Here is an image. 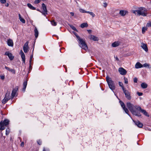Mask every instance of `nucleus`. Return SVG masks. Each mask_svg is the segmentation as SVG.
<instances>
[{"label": "nucleus", "instance_id": "obj_24", "mask_svg": "<svg viewBox=\"0 0 151 151\" xmlns=\"http://www.w3.org/2000/svg\"><path fill=\"white\" fill-rule=\"evenodd\" d=\"M34 32L35 37L36 38H37L38 37L39 33L36 27H35V29H34Z\"/></svg>", "mask_w": 151, "mask_h": 151}, {"label": "nucleus", "instance_id": "obj_19", "mask_svg": "<svg viewBox=\"0 0 151 151\" xmlns=\"http://www.w3.org/2000/svg\"><path fill=\"white\" fill-rule=\"evenodd\" d=\"M7 44L9 46L13 47L14 43L12 40L10 39H8L7 40Z\"/></svg>", "mask_w": 151, "mask_h": 151}, {"label": "nucleus", "instance_id": "obj_33", "mask_svg": "<svg viewBox=\"0 0 151 151\" xmlns=\"http://www.w3.org/2000/svg\"><path fill=\"white\" fill-rule=\"evenodd\" d=\"M69 26L72 29L75 31H76V32H78L77 30L76 29V28L74 26L71 25H70Z\"/></svg>", "mask_w": 151, "mask_h": 151}, {"label": "nucleus", "instance_id": "obj_4", "mask_svg": "<svg viewBox=\"0 0 151 151\" xmlns=\"http://www.w3.org/2000/svg\"><path fill=\"white\" fill-rule=\"evenodd\" d=\"M106 80L110 88L112 90H114L115 88L114 84L111 78L109 76H106Z\"/></svg>", "mask_w": 151, "mask_h": 151}, {"label": "nucleus", "instance_id": "obj_22", "mask_svg": "<svg viewBox=\"0 0 151 151\" xmlns=\"http://www.w3.org/2000/svg\"><path fill=\"white\" fill-rule=\"evenodd\" d=\"M127 12V11L121 10L119 12V14L122 16H124L126 15Z\"/></svg>", "mask_w": 151, "mask_h": 151}, {"label": "nucleus", "instance_id": "obj_50", "mask_svg": "<svg viewBox=\"0 0 151 151\" xmlns=\"http://www.w3.org/2000/svg\"><path fill=\"white\" fill-rule=\"evenodd\" d=\"M43 151H49L48 150L46 149L45 148H44Z\"/></svg>", "mask_w": 151, "mask_h": 151}, {"label": "nucleus", "instance_id": "obj_47", "mask_svg": "<svg viewBox=\"0 0 151 151\" xmlns=\"http://www.w3.org/2000/svg\"><path fill=\"white\" fill-rule=\"evenodd\" d=\"M137 79L136 78H134V82H135V83H137Z\"/></svg>", "mask_w": 151, "mask_h": 151}, {"label": "nucleus", "instance_id": "obj_46", "mask_svg": "<svg viewBox=\"0 0 151 151\" xmlns=\"http://www.w3.org/2000/svg\"><path fill=\"white\" fill-rule=\"evenodd\" d=\"M2 80H4V76H0Z\"/></svg>", "mask_w": 151, "mask_h": 151}, {"label": "nucleus", "instance_id": "obj_54", "mask_svg": "<svg viewBox=\"0 0 151 151\" xmlns=\"http://www.w3.org/2000/svg\"><path fill=\"white\" fill-rule=\"evenodd\" d=\"M5 6L6 7L8 6H9V4L8 3L6 4Z\"/></svg>", "mask_w": 151, "mask_h": 151}, {"label": "nucleus", "instance_id": "obj_49", "mask_svg": "<svg viewBox=\"0 0 151 151\" xmlns=\"http://www.w3.org/2000/svg\"><path fill=\"white\" fill-rule=\"evenodd\" d=\"M87 31L89 33V34H90L91 32H92V31L91 30H90V29H89V30H87Z\"/></svg>", "mask_w": 151, "mask_h": 151}, {"label": "nucleus", "instance_id": "obj_27", "mask_svg": "<svg viewBox=\"0 0 151 151\" xmlns=\"http://www.w3.org/2000/svg\"><path fill=\"white\" fill-rule=\"evenodd\" d=\"M88 26V24L87 23H82L80 26V27L82 28H83L85 27H87Z\"/></svg>", "mask_w": 151, "mask_h": 151}, {"label": "nucleus", "instance_id": "obj_21", "mask_svg": "<svg viewBox=\"0 0 151 151\" xmlns=\"http://www.w3.org/2000/svg\"><path fill=\"white\" fill-rule=\"evenodd\" d=\"M142 67V65L139 62L137 63L135 65V68H140Z\"/></svg>", "mask_w": 151, "mask_h": 151}, {"label": "nucleus", "instance_id": "obj_42", "mask_svg": "<svg viewBox=\"0 0 151 151\" xmlns=\"http://www.w3.org/2000/svg\"><path fill=\"white\" fill-rule=\"evenodd\" d=\"M37 143L39 145H41L42 144V141L40 140H39L37 141Z\"/></svg>", "mask_w": 151, "mask_h": 151}, {"label": "nucleus", "instance_id": "obj_20", "mask_svg": "<svg viewBox=\"0 0 151 151\" xmlns=\"http://www.w3.org/2000/svg\"><path fill=\"white\" fill-rule=\"evenodd\" d=\"M23 88H22V91L24 92L25 90V89H26V88L27 86V80L24 81L23 83Z\"/></svg>", "mask_w": 151, "mask_h": 151}, {"label": "nucleus", "instance_id": "obj_11", "mask_svg": "<svg viewBox=\"0 0 151 151\" xmlns=\"http://www.w3.org/2000/svg\"><path fill=\"white\" fill-rule=\"evenodd\" d=\"M42 8L43 10L42 13L45 16L47 14V9L46 6L44 3L42 4Z\"/></svg>", "mask_w": 151, "mask_h": 151}, {"label": "nucleus", "instance_id": "obj_34", "mask_svg": "<svg viewBox=\"0 0 151 151\" xmlns=\"http://www.w3.org/2000/svg\"><path fill=\"white\" fill-rule=\"evenodd\" d=\"M122 108L123 109L124 111L128 115H129L128 114L129 111L127 109V108L125 107H123Z\"/></svg>", "mask_w": 151, "mask_h": 151}, {"label": "nucleus", "instance_id": "obj_44", "mask_svg": "<svg viewBox=\"0 0 151 151\" xmlns=\"http://www.w3.org/2000/svg\"><path fill=\"white\" fill-rule=\"evenodd\" d=\"M2 4H4L6 2V0H0Z\"/></svg>", "mask_w": 151, "mask_h": 151}, {"label": "nucleus", "instance_id": "obj_6", "mask_svg": "<svg viewBox=\"0 0 151 151\" xmlns=\"http://www.w3.org/2000/svg\"><path fill=\"white\" fill-rule=\"evenodd\" d=\"M11 99H12V96H10V92L8 91L6 94L4 99L2 101V103L3 104H5Z\"/></svg>", "mask_w": 151, "mask_h": 151}, {"label": "nucleus", "instance_id": "obj_55", "mask_svg": "<svg viewBox=\"0 0 151 151\" xmlns=\"http://www.w3.org/2000/svg\"><path fill=\"white\" fill-rule=\"evenodd\" d=\"M75 35L76 36V37L77 36H78L76 34H75Z\"/></svg>", "mask_w": 151, "mask_h": 151}, {"label": "nucleus", "instance_id": "obj_26", "mask_svg": "<svg viewBox=\"0 0 151 151\" xmlns=\"http://www.w3.org/2000/svg\"><path fill=\"white\" fill-rule=\"evenodd\" d=\"M19 19L20 21L23 23H25V20L23 19L22 18L20 14H19Z\"/></svg>", "mask_w": 151, "mask_h": 151}, {"label": "nucleus", "instance_id": "obj_5", "mask_svg": "<svg viewBox=\"0 0 151 151\" xmlns=\"http://www.w3.org/2000/svg\"><path fill=\"white\" fill-rule=\"evenodd\" d=\"M9 121L7 119H5L4 121H1L0 122V130H3L5 129V126H7L9 123Z\"/></svg>", "mask_w": 151, "mask_h": 151}, {"label": "nucleus", "instance_id": "obj_30", "mask_svg": "<svg viewBox=\"0 0 151 151\" xmlns=\"http://www.w3.org/2000/svg\"><path fill=\"white\" fill-rule=\"evenodd\" d=\"M148 27H147V25L145 27H143L142 28V32L143 34H144L145 32L147 30Z\"/></svg>", "mask_w": 151, "mask_h": 151}, {"label": "nucleus", "instance_id": "obj_32", "mask_svg": "<svg viewBox=\"0 0 151 151\" xmlns=\"http://www.w3.org/2000/svg\"><path fill=\"white\" fill-rule=\"evenodd\" d=\"M119 86H120L122 88V89L123 90L125 89L123 86V84L122 82H119Z\"/></svg>", "mask_w": 151, "mask_h": 151}, {"label": "nucleus", "instance_id": "obj_36", "mask_svg": "<svg viewBox=\"0 0 151 151\" xmlns=\"http://www.w3.org/2000/svg\"><path fill=\"white\" fill-rule=\"evenodd\" d=\"M6 135H8L9 134L10 131L9 129L7 128L6 129Z\"/></svg>", "mask_w": 151, "mask_h": 151}, {"label": "nucleus", "instance_id": "obj_16", "mask_svg": "<svg viewBox=\"0 0 151 151\" xmlns=\"http://www.w3.org/2000/svg\"><path fill=\"white\" fill-rule=\"evenodd\" d=\"M89 38L94 41H98L99 40L98 38L94 35H91L89 36Z\"/></svg>", "mask_w": 151, "mask_h": 151}, {"label": "nucleus", "instance_id": "obj_29", "mask_svg": "<svg viewBox=\"0 0 151 151\" xmlns=\"http://www.w3.org/2000/svg\"><path fill=\"white\" fill-rule=\"evenodd\" d=\"M143 66L144 67L147 68L149 69H150L151 68V66L150 65V64L147 63L144 64L142 65V66Z\"/></svg>", "mask_w": 151, "mask_h": 151}, {"label": "nucleus", "instance_id": "obj_43", "mask_svg": "<svg viewBox=\"0 0 151 151\" xmlns=\"http://www.w3.org/2000/svg\"><path fill=\"white\" fill-rule=\"evenodd\" d=\"M137 94L139 96H141L143 94V93H142L139 92H137Z\"/></svg>", "mask_w": 151, "mask_h": 151}, {"label": "nucleus", "instance_id": "obj_48", "mask_svg": "<svg viewBox=\"0 0 151 151\" xmlns=\"http://www.w3.org/2000/svg\"><path fill=\"white\" fill-rule=\"evenodd\" d=\"M24 142H21L20 146L21 147H23L24 146Z\"/></svg>", "mask_w": 151, "mask_h": 151}, {"label": "nucleus", "instance_id": "obj_52", "mask_svg": "<svg viewBox=\"0 0 151 151\" xmlns=\"http://www.w3.org/2000/svg\"><path fill=\"white\" fill-rule=\"evenodd\" d=\"M91 12H90L89 11H86V13H88L89 14H90Z\"/></svg>", "mask_w": 151, "mask_h": 151}, {"label": "nucleus", "instance_id": "obj_25", "mask_svg": "<svg viewBox=\"0 0 151 151\" xmlns=\"http://www.w3.org/2000/svg\"><path fill=\"white\" fill-rule=\"evenodd\" d=\"M147 84L145 83H143L141 84V86L143 88H146L147 87Z\"/></svg>", "mask_w": 151, "mask_h": 151}, {"label": "nucleus", "instance_id": "obj_53", "mask_svg": "<svg viewBox=\"0 0 151 151\" xmlns=\"http://www.w3.org/2000/svg\"><path fill=\"white\" fill-rule=\"evenodd\" d=\"M116 58V60H117V61H118L119 60V59H118V58H117V57H116V58Z\"/></svg>", "mask_w": 151, "mask_h": 151}, {"label": "nucleus", "instance_id": "obj_38", "mask_svg": "<svg viewBox=\"0 0 151 151\" xmlns=\"http://www.w3.org/2000/svg\"><path fill=\"white\" fill-rule=\"evenodd\" d=\"M120 103L121 106L122 108L125 107V104L123 102L121 101H120Z\"/></svg>", "mask_w": 151, "mask_h": 151}, {"label": "nucleus", "instance_id": "obj_9", "mask_svg": "<svg viewBox=\"0 0 151 151\" xmlns=\"http://www.w3.org/2000/svg\"><path fill=\"white\" fill-rule=\"evenodd\" d=\"M29 42L27 41L24 44L23 47V50L25 53L29 51Z\"/></svg>", "mask_w": 151, "mask_h": 151}, {"label": "nucleus", "instance_id": "obj_1", "mask_svg": "<svg viewBox=\"0 0 151 151\" xmlns=\"http://www.w3.org/2000/svg\"><path fill=\"white\" fill-rule=\"evenodd\" d=\"M127 106L132 113L135 115L140 117L141 116V115L140 113H138L136 111L134 110V109L135 108V106L133 104L130 102H127Z\"/></svg>", "mask_w": 151, "mask_h": 151}, {"label": "nucleus", "instance_id": "obj_12", "mask_svg": "<svg viewBox=\"0 0 151 151\" xmlns=\"http://www.w3.org/2000/svg\"><path fill=\"white\" fill-rule=\"evenodd\" d=\"M18 90V87L16 86L14 89H13L12 93V99L15 96L16 93Z\"/></svg>", "mask_w": 151, "mask_h": 151}, {"label": "nucleus", "instance_id": "obj_39", "mask_svg": "<svg viewBox=\"0 0 151 151\" xmlns=\"http://www.w3.org/2000/svg\"><path fill=\"white\" fill-rule=\"evenodd\" d=\"M79 11L82 13H86V11L81 9H79Z\"/></svg>", "mask_w": 151, "mask_h": 151}, {"label": "nucleus", "instance_id": "obj_10", "mask_svg": "<svg viewBox=\"0 0 151 151\" xmlns=\"http://www.w3.org/2000/svg\"><path fill=\"white\" fill-rule=\"evenodd\" d=\"M118 71L119 73L122 75H125L127 73L126 70L122 67L119 68Z\"/></svg>", "mask_w": 151, "mask_h": 151}, {"label": "nucleus", "instance_id": "obj_13", "mask_svg": "<svg viewBox=\"0 0 151 151\" xmlns=\"http://www.w3.org/2000/svg\"><path fill=\"white\" fill-rule=\"evenodd\" d=\"M133 122L135 123V125H136L139 128H142L143 127V125L142 123L140 122L139 121H134L133 120Z\"/></svg>", "mask_w": 151, "mask_h": 151}, {"label": "nucleus", "instance_id": "obj_3", "mask_svg": "<svg viewBox=\"0 0 151 151\" xmlns=\"http://www.w3.org/2000/svg\"><path fill=\"white\" fill-rule=\"evenodd\" d=\"M76 37L79 42L80 46L82 49L86 51L88 49V47L85 40L81 38L78 36H77Z\"/></svg>", "mask_w": 151, "mask_h": 151}, {"label": "nucleus", "instance_id": "obj_17", "mask_svg": "<svg viewBox=\"0 0 151 151\" xmlns=\"http://www.w3.org/2000/svg\"><path fill=\"white\" fill-rule=\"evenodd\" d=\"M20 54L21 55V57L22 58V60L23 61V62L24 63H25V55L23 52L22 51V50H21L20 51Z\"/></svg>", "mask_w": 151, "mask_h": 151}, {"label": "nucleus", "instance_id": "obj_23", "mask_svg": "<svg viewBox=\"0 0 151 151\" xmlns=\"http://www.w3.org/2000/svg\"><path fill=\"white\" fill-rule=\"evenodd\" d=\"M5 68H6L7 70L11 72L12 73L15 74V70L14 69H10L9 68L5 66Z\"/></svg>", "mask_w": 151, "mask_h": 151}, {"label": "nucleus", "instance_id": "obj_37", "mask_svg": "<svg viewBox=\"0 0 151 151\" xmlns=\"http://www.w3.org/2000/svg\"><path fill=\"white\" fill-rule=\"evenodd\" d=\"M124 83L125 84H127L128 83V79L127 78L124 77Z\"/></svg>", "mask_w": 151, "mask_h": 151}, {"label": "nucleus", "instance_id": "obj_51", "mask_svg": "<svg viewBox=\"0 0 151 151\" xmlns=\"http://www.w3.org/2000/svg\"><path fill=\"white\" fill-rule=\"evenodd\" d=\"M70 14H71V15L72 16H74V13L73 12H71L70 13Z\"/></svg>", "mask_w": 151, "mask_h": 151}, {"label": "nucleus", "instance_id": "obj_8", "mask_svg": "<svg viewBox=\"0 0 151 151\" xmlns=\"http://www.w3.org/2000/svg\"><path fill=\"white\" fill-rule=\"evenodd\" d=\"M123 91L126 98L128 100H130L131 99V97L129 91L126 89H124Z\"/></svg>", "mask_w": 151, "mask_h": 151}, {"label": "nucleus", "instance_id": "obj_45", "mask_svg": "<svg viewBox=\"0 0 151 151\" xmlns=\"http://www.w3.org/2000/svg\"><path fill=\"white\" fill-rule=\"evenodd\" d=\"M103 4H104L103 6L104 7H106L107 5V4L106 2L104 3Z\"/></svg>", "mask_w": 151, "mask_h": 151}, {"label": "nucleus", "instance_id": "obj_28", "mask_svg": "<svg viewBox=\"0 0 151 151\" xmlns=\"http://www.w3.org/2000/svg\"><path fill=\"white\" fill-rule=\"evenodd\" d=\"M27 6H28L32 10H35L36 9V8L33 6L31 4H30L28 3L27 4Z\"/></svg>", "mask_w": 151, "mask_h": 151}, {"label": "nucleus", "instance_id": "obj_15", "mask_svg": "<svg viewBox=\"0 0 151 151\" xmlns=\"http://www.w3.org/2000/svg\"><path fill=\"white\" fill-rule=\"evenodd\" d=\"M5 55H7L11 60H12L14 58V57L13 56L12 54L10 53L9 52H6L5 53Z\"/></svg>", "mask_w": 151, "mask_h": 151}, {"label": "nucleus", "instance_id": "obj_40", "mask_svg": "<svg viewBox=\"0 0 151 151\" xmlns=\"http://www.w3.org/2000/svg\"><path fill=\"white\" fill-rule=\"evenodd\" d=\"M90 14L92 17H94L95 16V15L94 14L93 12H91Z\"/></svg>", "mask_w": 151, "mask_h": 151}, {"label": "nucleus", "instance_id": "obj_14", "mask_svg": "<svg viewBox=\"0 0 151 151\" xmlns=\"http://www.w3.org/2000/svg\"><path fill=\"white\" fill-rule=\"evenodd\" d=\"M141 47L146 52H147L148 51V49L147 47V45L146 44H144L143 43H141Z\"/></svg>", "mask_w": 151, "mask_h": 151}, {"label": "nucleus", "instance_id": "obj_18", "mask_svg": "<svg viewBox=\"0 0 151 151\" xmlns=\"http://www.w3.org/2000/svg\"><path fill=\"white\" fill-rule=\"evenodd\" d=\"M120 42L119 41H116L112 44L111 46L113 47H116L119 46L120 45Z\"/></svg>", "mask_w": 151, "mask_h": 151}, {"label": "nucleus", "instance_id": "obj_7", "mask_svg": "<svg viewBox=\"0 0 151 151\" xmlns=\"http://www.w3.org/2000/svg\"><path fill=\"white\" fill-rule=\"evenodd\" d=\"M135 109L138 111H139L140 112L142 113L144 115L146 116L149 117V115L147 112L145 110L142 109L141 107L138 106H135Z\"/></svg>", "mask_w": 151, "mask_h": 151}, {"label": "nucleus", "instance_id": "obj_41", "mask_svg": "<svg viewBox=\"0 0 151 151\" xmlns=\"http://www.w3.org/2000/svg\"><path fill=\"white\" fill-rule=\"evenodd\" d=\"M33 55H32L30 56V58L29 63H30V64H31V61H32V58H33Z\"/></svg>", "mask_w": 151, "mask_h": 151}, {"label": "nucleus", "instance_id": "obj_2", "mask_svg": "<svg viewBox=\"0 0 151 151\" xmlns=\"http://www.w3.org/2000/svg\"><path fill=\"white\" fill-rule=\"evenodd\" d=\"M133 13L138 16L142 15L143 16H146L147 15L146 9L143 7H140L138 9L133 10Z\"/></svg>", "mask_w": 151, "mask_h": 151}, {"label": "nucleus", "instance_id": "obj_31", "mask_svg": "<svg viewBox=\"0 0 151 151\" xmlns=\"http://www.w3.org/2000/svg\"><path fill=\"white\" fill-rule=\"evenodd\" d=\"M51 23L52 25L54 26H55L57 24V23L54 20H53L51 21Z\"/></svg>", "mask_w": 151, "mask_h": 151}, {"label": "nucleus", "instance_id": "obj_35", "mask_svg": "<svg viewBox=\"0 0 151 151\" xmlns=\"http://www.w3.org/2000/svg\"><path fill=\"white\" fill-rule=\"evenodd\" d=\"M146 25L148 27H151V21H149L147 24Z\"/></svg>", "mask_w": 151, "mask_h": 151}]
</instances>
